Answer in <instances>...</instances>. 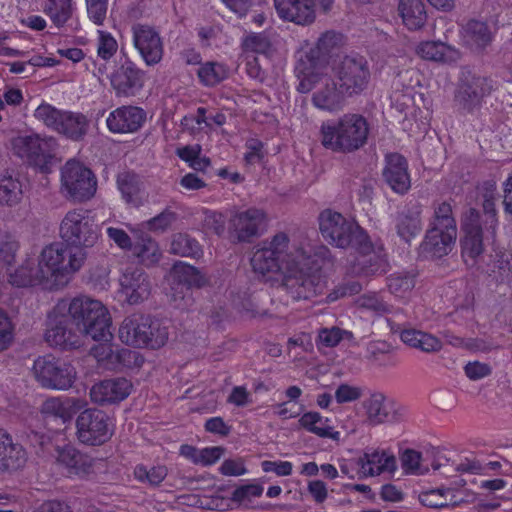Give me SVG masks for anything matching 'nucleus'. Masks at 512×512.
Returning a JSON list of instances; mask_svg holds the SVG:
<instances>
[{"label": "nucleus", "instance_id": "3c124183", "mask_svg": "<svg viewBox=\"0 0 512 512\" xmlns=\"http://www.w3.org/2000/svg\"><path fill=\"white\" fill-rule=\"evenodd\" d=\"M63 112L50 104H41L34 110V117L45 126L57 131Z\"/></svg>", "mask_w": 512, "mask_h": 512}, {"label": "nucleus", "instance_id": "c9c22d12", "mask_svg": "<svg viewBox=\"0 0 512 512\" xmlns=\"http://www.w3.org/2000/svg\"><path fill=\"white\" fill-rule=\"evenodd\" d=\"M483 210L485 220H481L485 225L486 237L495 238L498 225L497 213L495 208L496 201V183L494 181H486L483 184Z\"/></svg>", "mask_w": 512, "mask_h": 512}, {"label": "nucleus", "instance_id": "ea45409f", "mask_svg": "<svg viewBox=\"0 0 512 512\" xmlns=\"http://www.w3.org/2000/svg\"><path fill=\"white\" fill-rule=\"evenodd\" d=\"M432 208L433 214L429 219L428 226L457 234V223L452 204L449 201L434 202Z\"/></svg>", "mask_w": 512, "mask_h": 512}, {"label": "nucleus", "instance_id": "ddd939ff", "mask_svg": "<svg viewBox=\"0 0 512 512\" xmlns=\"http://www.w3.org/2000/svg\"><path fill=\"white\" fill-rule=\"evenodd\" d=\"M77 438L86 445L97 446L107 442L113 430L108 415L99 409H85L76 419Z\"/></svg>", "mask_w": 512, "mask_h": 512}, {"label": "nucleus", "instance_id": "2eb2a0df", "mask_svg": "<svg viewBox=\"0 0 512 512\" xmlns=\"http://www.w3.org/2000/svg\"><path fill=\"white\" fill-rule=\"evenodd\" d=\"M105 307L98 301L85 296L75 297L71 300L61 299L53 309L56 316H68V319L79 331L87 322L97 317V314L103 313Z\"/></svg>", "mask_w": 512, "mask_h": 512}, {"label": "nucleus", "instance_id": "c756f323", "mask_svg": "<svg viewBox=\"0 0 512 512\" xmlns=\"http://www.w3.org/2000/svg\"><path fill=\"white\" fill-rule=\"evenodd\" d=\"M27 460V451L11 436L0 448V474H13L23 469Z\"/></svg>", "mask_w": 512, "mask_h": 512}, {"label": "nucleus", "instance_id": "6e6552de", "mask_svg": "<svg viewBox=\"0 0 512 512\" xmlns=\"http://www.w3.org/2000/svg\"><path fill=\"white\" fill-rule=\"evenodd\" d=\"M332 71L348 97L361 94L367 89L371 79L369 63L359 54L341 57L333 64Z\"/></svg>", "mask_w": 512, "mask_h": 512}, {"label": "nucleus", "instance_id": "4be33fe9", "mask_svg": "<svg viewBox=\"0 0 512 512\" xmlns=\"http://www.w3.org/2000/svg\"><path fill=\"white\" fill-rule=\"evenodd\" d=\"M146 121V112L136 106H121L110 112L106 119L107 128L112 133L126 134L137 132Z\"/></svg>", "mask_w": 512, "mask_h": 512}, {"label": "nucleus", "instance_id": "412c9836", "mask_svg": "<svg viewBox=\"0 0 512 512\" xmlns=\"http://www.w3.org/2000/svg\"><path fill=\"white\" fill-rule=\"evenodd\" d=\"M371 245L367 240V245L363 248H358L361 253L350 261L347 266V274L353 277L368 278L380 275L386 272L387 259L384 254L380 252H368Z\"/></svg>", "mask_w": 512, "mask_h": 512}, {"label": "nucleus", "instance_id": "5fc2aeb1", "mask_svg": "<svg viewBox=\"0 0 512 512\" xmlns=\"http://www.w3.org/2000/svg\"><path fill=\"white\" fill-rule=\"evenodd\" d=\"M118 50L117 40L111 33L103 30H98L97 39V55L102 60H110Z\"/></svg>", "mask_w": 512, "mask_h": 512}, {"label": "nucleus", "instance_id": "a211bd4d", "mask_svg": "<svg viewBox=\"0 0 512 512\" xmlns=\"http://www.w3.org/2000/svg\"><path fill=\"white\" fill-rule=\"evenodd\" d=\"M462 229L465 232V237L462 241V254L475 259L484 250V238L489 240L491 237H486L485 225L481 222L479 212L470 208L464 215L462 220ZM494 238H492L493 240Z\"/></svg>", "mask_w": 512, "mask_h": 512}, {"label": "nucleus", "instance_id": "a878e982", "mask_svg": "<svg viewBox=\"0 0 512 512\" xmlns=\"http://www.w3.org/2000/svg\"><path fill=\"white\" fill-rule=\"evenodd\" d=\"M356 464L359 478L396 470L395 456L385 450L368 449L357 459Z\"/></svg>", "mask_w": 512, "mask_h": 512}, {"label": "nucleus", "instance_id": "8fccbe9b", "mask_svg": "<svg viewBox=\"0 0 512 512\" xmlns=\"http://www.w3.org/2000/svg\"><path fill=\"white\" fill-rule=\"evenodd\" d=\"M343 42V36L335 31H326L323 33L312 50L313 53H317V56H328L335 49H338Z\"/></svg>", "mask_w": 512, "mask_h": 512}, {"label": "nucleus", "instance_id": "338daca9", "mask_svg": "<svg viewBox=\"0 0 512 512\" xmlns=\"http://www.w3.org/2000/svg\"><path fill=\"white\" fill-rule=\"evenodd\" d=\"M95 460L89 455L79 453L75 460V466L70 470V474L80 477L88 476L94 473Z\"/></svg>", "mask_w": 512, "mask_h": 512}, {"label": "nucleus", "instance_id": "680f3d73", "mask_svg": "<svg viewBox=\"0 0 512 512\" xmlns=\"http://www.w3.org/2000/svg\"><path fill=\"white\" fill-rule=\"evenodd\" d=\"M175 219L176 214L174 212L170 210H164L160 214L148 220L146 222V226L151 231L163 232L171 226Z\"/></svg>", "mask_w": 512, "mask_h": 512}, {"label": "nucleus", "instance_id": "473e14b6", "mask_svg": "<svg viewBox=\"0 0 512 512\" xmlns=\"http://www.w3.org/2000/svg\"><path fill=\"white\" fill-rule=\"evenodd\" d=\"M89 124V119L83 113L64 111L57 132L73 141H80L86 136Z\"/></svg>", "mask_w": 512, "mask_h": 512}, {"label": "nucleus", "instance_id": "0e129e2a", "mask_svg": "<svg viewBox=\"0 0 512 512\" xmlns=\"http://www.w3.org/2000/svg\"><path fill=\"white\" fill-rule=\"evenodd\" d=\"M225 224L226 219L223 214L215 211H209L205 213L204 227L208 231L221 236L225 232Z\"/></svg>", "mask_w": 512, "mask_h": 512}, {"label": "nucleus", "instance_id": "f257e3e1", "mask_svg": "<svg viewBox=\"0 0 512 512\" xmlns=\"http://www.w3.org/2000/svg\"><path fill=\"white\" fill-rule=\"evenodd\" d=\"M87 259L86 250L56 242L40 253L34 284L43 290L57 291L68 285Z\"/></svg>", "mask_w": 512, "mask_h": 512}, {"label": "nucleus", "instance_id": "de8ad7c7", "mask_svg": "<svg viewBox=\"0 0 512 512\" xmlns=\"http://www.w3.org/2000/svg\"><path fill=\"white\" fill-rule=\"evenodd\" d=\"M448 51L454 50L440 41L421 42L416 48V53L422 59L431 61H445Z\"/></svg>", "mask_w": 512, "mask_h": 512}, {"label": "nucleus", "instance_id": "4468645a", "mask_svg": "<svg viewBox=\"0 0 512 512\" xmlns=\"http://www.w3.org/2000/svg\"><path fill=\"white\" fill-rule=\"evenodd\" d=\"M109 79L117 97H132L143 88L145 72L131 59L125 57L119 59Z\"/></svg>", "mask_w": 512, "mask_h": 512}, {"label": "nucleus", "instance_id": "bf43d9fd", "mask_svg": "<svg viewBox=\"0 0 512 512\" xmlns=\"http://www.w3.org/2000/svg\"><path fill=\"white\" fill-rule=\"evenodd\" d=\"M352 337V333L338 327L331 328H323L319 331L318 340L319 343L325 347H334L339 344V342L344 337Z\"/></svg>", "mask_w": 512, "mask_h": 512}, {"label": "nucleus", "instance_id": "b1692460", "mask_svg": "<svg viewBox=\"0 0 512 512\" xmlns=\"http://www.w3.org/2000/svg\"><path fill=\"white\" fill-rule=\"evenodd\" d=\"M397 235L406 243H410L422 231V205L409 203L397 211L394 217Z\"/></svg>", "mask_w": 512, "mask_h": 512}, {"label": "nucleus", "instance_id": "5701e85b", "mask_svg": "<svg viewBox=\"0 0 512 512\" xmlns=\"http://www.w3.org/2000/svg\"><path fill=\"white\" fill-rule=\"evenodd\" d=\"M385 162L382 173L385 182L395 193L406 194L411 187L407 160L399 153H391L386 156Z\"/></svg>", "mask_w": 512, "mask_h": 512}, {"label": "nucleus", "instance_id": "aec40b11", "mask_svg": "<svg viewBox=\"0 0 512 512\" xmlns=\"http://www.w3.org/2000/svg\"><path fill=\"white\" fill-rule=\"evenodd\" d=\"M132 384L126 378H111L94 384L90 389V399L98 405L115 404L126 399L131 393Z\"/></svg>", "mask_w": 512, "mask_h": 512}, {"label": "nucleus", "instance_id": "6ab92c4d", "mask_svg": "<svg viewBox=\"0 0 512 512\" xmlns=\"http://www.w3.org/2000/svg\"><path fill=\"white\" fill-rule=\"evenodd\" d=\"M120 293L130 305H136L148 299L151 283L147 274L138 267H128L121 275Z\"/></svg>", "mask_w": 512, "mask_h": 512}, {"label": "nucleus", "instance_id": "79ce46f5", "mask_svg": "<svg viewBox=\"0 0 512 512\" xmlns=\"http://www.w3.org/2000/svg\"><path fill=\"white\" fill-rule=\"evenodd\" d=\"M116 182L125 202L137 205L139 203V194L142 188V182L139 176L132 172H123L117 176Z\"/></svg>", "mask_w": 512, "mask_h": 512}, {"label": "nucleus", "instance_id": "423d86ee", "mask_svg": "<svg viewBox=\"0 0 512 512\" xmlns=\"http://www.w3.org/2000/svg\"><path fill=\"white\" fill-rule=\"evenodd\" d=\"M119 338L130 346L158 349L167 342L168 331L150 316L133 314L123 320L119 328Z\"/></svg>", "mask_w": 512, "mask_h": 512}, {"label": "nucleus", "instance_id": "9b49d317", "mask_svg": "<svg viewBox=\"0 0 512 512\" xmlns=\"http://www.w3.org/2000/svg\"><path fill=\"white\" fill-rule=\"evenodd\" d=\"M169 281V296L174 306L179 309L188 306L191 288H201L207 283L206 277L198 269L181 261L173 265Z\"/></svg>", "mask_w": 512, "mask_h": 512}, {"label": "nucleus", "instance_id": "39448f33", "mask_svg": "<svg viewBox=\"0 0 512 512\" xmlns=\"http://www.w3.org/2000/svg\"><path fill=\"white\" fill-rule=\"evenodd\" d=\"M318 220L321 235L329 244L342 249L367 245L365 231L341 213L326 209L320 213Z\"/></svg>", "mask_w": 512, "mask_h": 512}, {"label": "nucleus", "instance_id": "a19ab883", "mask_svg": "<svg viewBox=\"0 0 512 512\" xmlns=\"http://www.w3.org/2000/svg\"><path fill=\"white\" fill-rule=\"evenodd\" d=\"M132 253L145 266L157 264L162 256L158 243L148 235H143L132 247Z\"/></svg>", "mask_w": 512, "mask_h": 512}, {"label": "nucleus", "instance_id": "864d4df0", "mask_svg": "<svg viewBox=\"0 0 512 512\" xmlns=\"http://www.w3.org/2000/svg\"><path fill=\"white\" fill-rule=\"evenodd\" d=\"M11 151L14 156L30 166L32 164V136L18 135L12 138Z\"/></svg>", "mask_w": 512, "mask_h": 512}, {"label": "nucleus", "instance_id": "393cba45", "mask_svg": "<svg viewBox=\"0 0 512 512\" xmlns=\"http://www.w3.org/2000/svg\"><path fill=\"white\" fill-rule=\"evenodd\" d=\"M457 234L428 226L420 244V254L426 258H441L449 254L456 242Z\"/></svg>", "mask_w": 512, "mask_h": 512}, {"label": "nucleus", "instance_id": "7ed1b4c3", "mask_svg": "<svg viewBox=\"0 0 512 512\" xmlns=\"http://www.w3.org/2000/svg\"><path fill=\"white\" fill-rule=\"evenodd\" d=\"M303 248L290 244L284 232L275 234L270 240L255 247L250 259L253 271L262 276L283 274L296 257H301Z\"/></svg>", "mask_w": 512, "mask_h": 512}, {"label": "nucleus", "instance_id": "603ef678", "mask_svg": "<svg viewBox=\"0 0 512 512\" xmlns=\"http://www.w3.org/2000/svg\"><path fill=\"white\" fill-rule=\"evenodd\" d=\"M242 47L245 52L266 55L271 49V42L264 33H251L243 39Z\"/></svg>", "mask_w": 512, "mask_h": 512}, {"label": "nucleus", "instance_id": "dca6fc26", "mask_svg": "<svg viewBox=\"0 0 512 512\" xmlns=\"http://www.w3.org/2000/svg\"><path fill=\"white\" fill-rule=\"evenodd\" d=\"M134 48L147 66H155L164 55V43L159 32L147 24L136 23L131 27Z\"/></svg>", "mask_w": 512, "mask_h": 512}, {"label": "nucleus", "instance_id": "bb28decb", "mask_svg": "<svg viewBox=\"0 0 512 512\" xmlns=\"http://www.w3.org/2000/svg\"><path fill=\"white\" fill-rule=\"evenodd\" d=\"M54 322L46 330L45 340L50 346L59 347L64 350L76 349L82 345L77 328L70 327L71 321L68 316H56Z\"/></svg>", "mask_w": 512, "mask_h": 512}, {"label": "nucleus", "instance_id": "72a5a7b5", "mask_svg": "<svg viewBox=\"0 0 512 512\" xmlns=\"http://www.w3.org/2000/svg\"><path fill=\"white\" fill-rule=\"evenodd\" d=\"M463 41L475 49H484L491 44L493 33L484 21L471 19L462 27Z\"/></svg>", "mask_w": 512, "mask_h": 512}, {"label": "nucleus", "instance_id": "e2e57ef3", "mask_svg": "<svg viewBox=\"0 0 512 512\" xmlns=\"http://www.w3.org/2000/svg\"><path fill=\"white\" fill-rule=\"evenodd\" d=\"M421 453L412 449L404 451L401 457L402 468L406 473L423 474L425 471L420 467Z\"/></svg>", "mask_w": 512, "mask_h": 512}, {"label": "nucleus", "instance_id": "f3484780", "mask_svg": "<svg viewBox=\"0 0 512 512\" xmlns=\"http://www.w3.org/2000/svg\"><path fill=\"white\" fill-rule=\"evenodd\" d=\"M267 222L266 213L258 208L236 212L229 221L231 233L238 242H251L261 235Z\"/></svg>", "mask_w": 512, "mask_h": 512}, {"label": "nucleus", "instance_id": "a18cd8bd", "mask_svg": "<svg viewBox=\"0 0 512 512\" xmlns=\"http://www.w3.org/2000/svg\"><path fill=\"white\" fill-rule=\"evenodd\" d=\"M168 469L165 465L145 466L139 464L134 468V477L141 483L151 487H158L167 477Z\"/></svg>", "mask_w": 512, "mask_h": 512}, {"label": "nucleus", "instance_id": "4c0bfd02", "mask_svg": "<svg viewBox=\"0 0 512 512\" xmlns=\"http://www.w3.org/2000/svg\"><path fill=\"white\" fill-rule=\"evenodd\" d=\"M298 422L302 428L321 438L339 439L340 433L333 431V428L328 425L329 420L318 412H306L300 417Z\"/></svg>", "mask_w": 512, "mask_h": 512}, {"label": "nucleus", "instance_id": "052dcab7", "mask_svg": "<svg viewBox=\"0 0 512 512\" xmlns=\"http://www.w3.org/2000/svg\"><path fill=\"white\" fill-rule=\"evenodd\" d=\"M357 304L361 308L371 310L377 314H384L390 311V307L376 294H364L357 299Z\"/></svg>", "mask_w": 512, "mask_h": 512}, {"label": "nucleus", "instance_id": "4d7b16f0", "mask_svg": "<svg viewBox=\"0 0 512 512\" xmlns=\"http://www.w3.org/2000/svg\"><path fill=\"white\" fill-rule=\"evenodd\" d=\"M327 75H322L314 69H305L301 70L298 74L299 84L297 86V90L300 93H308L312 89H314L317 84H322L324 77Z\"/></svg>", "mask_w": 512, "mask_h": 512}, {"label": "nucleus", "instance_id": "9d476101", "mask_svg": "<svg viewBox=\"0 0 512 512\" xmlns=\"http://www.w3.org/2000/svg\"><path fill=\"white\" fill-rule=\"evenodd\" d=\"M493 90L492 79L469 69H463L455 91V102L461 110L472 113L481 107L484 98Z\"/></svg>", "mask_w": 512, "mask_h": 512}, {"label": "nucleus", "instance_id": "f8f14e48", "mask_svg": "<svg viewBox=\"0 0 512 512\" xmlns=\"http://www.w3.org/2000/svg\"><path fill=\"white\" fill-rule=\"evenodd\" d=\"M76 370L69 364L45 356L34 361V376L40 385L47 389L67 390L76 379Z\"/></svg>", "mask_w": 512, "mask_h": 512}, {"label": "nucleus", "instance_id": "58836bf2", "mask_svg": "<svg viewBox=\"0 0 512 512\" xmlns=\"http://www.w3.org/2000/svg\"><path fill=\"white\" fill-rule=\"evenodd\" d=\"M42 6L43 12L58 28L63 27L72 18L75 11L73 0H44Z\"/></svg>", "mask_w": 512, "mask_h": 512}, {"label": "nucleus", "instance_id": "2f4dec72", "mask_svg": "<svg viewBox=\"0 0 512 512\" xmlns=\"http://www.w3.org/2000/svg\"><path fill=\"white\" fill-rule=\"evenodd\" d=\"M57 142L53 137H41L34 133V169L47 174L55 159Z\"/></svg>", "mask_w": 512, "mask_h": 512}, {"label": "nucleus", "instance_id": "f03ea898", "mask_svg": "<svg viewBox=\"0 0 512 512\" xmlns=\"http://www.w3.org/2000/svg\"><path fill=\"white\" fill-rule=\"evenodd\" d=\"M369 123L358 113H346L335 120L321 124L319 140L322 146L334 153H353L368 140Z\"/></svg>", "mask_w": 512, "mask_h": 512}, {"label": "nucleus", "instance_id": "e433bc0d", "mask_svg": "<svg viewBox=\"0 0 512 512\" xmlns=\"http://www.w3.org/2000/svg\"><path fill=\"white\" fill-rule=\"evenodd\" d=\"M399 13L405 26L410 30L423 27L427 14L421 0H400Z\"/></svg>", "mask_w": 512, "mask_h": 512}, {"label": "nucleus", "instance_id": "c85d7f7f", "mask_svg": "<svg viewBox=\"0 0 512 512\" xmlns=\"http://www.w3.org/2000/svg\"><path fill=\"white\" fill-rule=\"evenodd\" d=\"M367 419L373 424L395 422L401 419L396 404L381 393H374L364 402Z\"/></svg>", "mask_w": 512, "mask_h": 512}, {"label": "nucleus", "instance_id": "0eeeda50", "mask_svg": "<svg viewBox=\"0 0 512 512\" xmlns=\"http://www.w3.org/2000/svg\"><path fill=\"white\" fill-rule=\"evenodd\" d=\"M97 190V178L84 164L69 160L61 169V191L70 201L90 200Z\"/></svg>", "mask_w": 512, "mask_h": 512}, {"label": "nucleus", "instance_id": "13d9d810", "mask_svg": "<svg viewBox=\"0 0 512 512\" xmlns=\"http://www.w3.org/2000/svg\"><path fill=\"white\" fill-rule=\"evenodd\" d=\"M363 289V285L357 280H347L337 285L331 291L327 299L330 302L336 301L340 298L349 297L359 294Z\"/></svg>", "mask_w": 512, "mask_h": 512}, {"label": "nucleus", "instance_id": "f704fd0d", "mask_svg": "<svg viewBox=\"0 0 512 512\" xmlns=\"http://www.w3.org/2000/svg\"><path fill=\"white\" fill-rule=\"evenodd\" d=\"M78 334L79 339L82 336H87L94 341L109 342L113 338V334L111 332V318L107 309L104 308L102 314L98 313L96 318L80 328Z\"/></svg>", "mask_w": 512, "mask_h": 512}, {"label": "nucleus", "instance_id": "69168bd1", "mask_svg": "<svg viewBox=\"0 0 512 512\" xmlns=\"http://www.w3.org/2000/svg\"><path fill=\"white\" fill-rule=\"evenodd\" d=\"M9 282L16 287H28L32 284V268L29 263L20 266L9 275Z\"/></svg>", "mask_w": 512, "mask_h": 512}, {"label": "nucleus", "instance_id": "6e6d98bb", "mask_svg": "<svg viewBox=\"0 0 512 512\" xmlns=\"http://www.w3.org/2000/svg\"><path fill=\"white\" fill-rule=\"evenodd\" d=\"M87 16L97 26H102L107 17L108 0H85Z\"/></svg>", "mask_w": 512, "mask_h": 512}, {"label": "nucleus", "instance_id": "20e7f679", "mask_svg": "<svg viewBox=\"0 0 512 512\" xmlns=\"http://www.w3.org/2000/svg\"><path fill=\"white\" fill-rule=\"evenodd\" d=\"M282 274L280 288L294 301L308 300L322 290L320 269L317 259H312L304 249Z\"/></svg>", "mask_w": 512, "mask_h": 512}, {"label": "nucleus", "instance_id": "49530a36", "mask_svg": "<svg viewBox=\"0 0 512 512\" xmlns=\"http://www.w3.org/2000/svg\"><path fill=\"white\" fill-rule=\"evenodd\" d=\"M170 252L182 257H196L201 254L198 242L187 234H177L173 237Z\"/></svg>", "mask_w": 512, "mask_h": 512}, {"label": "nucleus", "instance_id": "37998d69", "mask_svg": "<svg viewBox=\"0 0 512 512\" xmlns=\"http://www.w3.org/2000/svg\"><path fill=\"white\" fill-rule=\"evenodd\" d=\"M228 68L219 62L209 61L202 64L197 75L200 82L205 86H215L228 77Z\"/></svg>", "mask_w": 512, "mask_h": 512}, {"label": "nucleus", "instance_id": "1a4fd4ad", "mask_svg": "<svg viewBox=\"0 0 512 512\" xmlns=\"http://www.w3.org/2000/svg\"><path fill=\"white\" fill-rule=\"evenodd\" d=\"M59 232L68 247L85 250L98 240V227L84 209L68 211L60 223Z\"/></svg>", "mask_w": 512, "mask_h": 512}, {"label": "nucleus", "instance_id": "09e8293b", "mask_svg": "<svg viewBox=\"0 0 512 512\" xmlns=\"http://www.w3.org/2000/svg\"><path fill=\"white\" fill-rule=\"evenodd\" d=\"M22 190L19 181L8 177L0 183V206H13L20 202Z\"/></svg>", "mask_w": 512, "mask_h": 512}, {"label": "nucleus", "instance_id": "c03bdc74", "mask_svg": "<svg viewBox=\"0 0 512 512\" xmlns=\"http://www.w3.org/2000/svg\"><path fill=\"white\" fill-rule=\"evenodd\" d=\"M416 275L407 271H399L387 277V287L396 297H405L415 286Z\"/></svg>", "mask_w": 512, "mask_h": 512}, {"label": "nucleus", "instance_id": "7c9ffc66", "mask_svg": "<svg viewBox=\"0 0 512 512\" xmlns=\"http://www.w3.org/2000/svg\"><path fill=\"white\" fill-rule=\"evenodd\" d=\"M85 405L84 400L77 398L50 397L42 403L40 411L45 416L60 418L66 422Z\"/></svg>", "mask_w": 512, "mask_h": 512}, {"label": "nucleus", "instance_id": "cd10ccee", "mask_svg": "<svg viewBox=\"0 0 512 512\" xmlns=\"http://www.w3.org/2000/svg\"><path fill=\"white\" fill-rule=\"evenodd\" d=\"M347 93L342 89L339 82H335V78L326 76L321 86L314 92L312 103L315 107L336 112L343 108Z\"/></svg>", "mask_w": 512, "mask_h": 512}, {"label": "nucleus", "instance_id": "774afa93", "mask_svg": "<svg viewBox=\"0 0 512 512\" xmlns=\"http://www.w3.org/2000/svg\"><path fill=\"white\" fill-rule=\"evenodd\" d=\"M465 375L473 381H477L489 376L492 373V368L487 363L479 361L469 362L464 367Z\"/></svg>", "mask_w": 512, "mask_h": 512}]
</instances>
